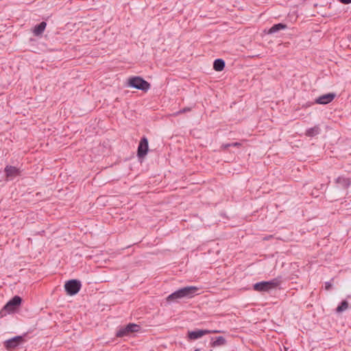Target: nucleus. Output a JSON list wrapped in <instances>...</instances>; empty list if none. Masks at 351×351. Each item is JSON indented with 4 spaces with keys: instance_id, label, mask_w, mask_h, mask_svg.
I'll return each instance as SVG.
<instances>
[{
    "instance_id": "1",
    "label": "nucleus",
    "mask_w": 351,
    "mask_h": 351,
    "mask_svg": "<svg viewBox=\"0 0 351 351\" xmlns=\"http://www.w3.org/2000/svg\"><path fill=\"white\" fill-rule=\"evenodd\" d=\"M198 290L199 289L195 286L185 287L170 294L167 300L172 302L182 298H191L197 294Z\"/></svg>"
},
{
    "instance_id": "2",
    "label": "nucleus",
    "mask_w": 351,
    "mask_h": 351,
    "mask_svg": "<svg viewBox=\"0 0 351 351\" xmlns=\"http://www.w3.org/2000/svg\"><path fill=\"white\" fill-rule=\"evenodd\" d=\"M282 282V277L278 276L269 281H261L253 285L254 290L258 292H269L276 289Z\"/></svg>"
},
{
    "instance_id": "3",
    "label": "nucleus",
    "mask_w": 351,
    "mask_h": 351,
    "mask_svg": "<svg viewBox=\"0 0 351 351\" xmlns=\"http://www.w3.org/2000/svg\"><path fill=\"white\" fill-rule=\"evenodd\" d=\"M126 86L128 87L136 88L142 90L145 93L147 92L150 88L151 84L142 77L140 76H131L127 80Z\"/></svg>"
},
{
    "instance_id": "4",
    "label": "nucleus",
    "mask_w": 351,
    "mask_h": 351,
    "mask_svg": "<svg viewBox=\"0 0 351 351\" xmlns=\"http://www.w3.org/2000/svg\"><path fill=\"white\" fill-rule=\"evenodd\" d=\"M64 287L68 295H74L80 291L82 284L79 280L72 279L66 281Z\"/></svg>"
},
{
    "instance_id": "5",
    "label": "nucleus",
    "mask_w": 351,
    "mask_h": 351,
    "mask_svg": "<svg viewBox=\"0 0 351 351\" xmlns=\"http://www.w3.org/2000/svg\"><path fill=\"white\" fill-rule=\"evenodd\" d=\"M22 302V298L19 295L14 296L10 300H9L6 304L3 307L0 313L1 316L5 315L4 311L10 313L14 311L18 308Z\"/></svg>"
},
{
    "instance_id": "6",
    "label": "nucleus",
    "mask_w": 351,
    "mask_h": 351,
    "mask_svg": "<svg viewBox=\"0 0 351 351\" xmlns=\"http://www.w3.org/2000/svg\"><path fill=\"white\" fill-rule=\"evenodd\" d=\"M141 326L138 324L130 323L125 327L121 328L117 332L116 336L118 337H123L125 336H128L130 334L138 332L140 330Z\"/></svg>"
},
{
    "instance_id": "7",
    "label": "nucleus",
    "mask_w": 351,
    "mask_h": 351,
    "mask_svg": "<svg viewBox=\"0 0 351 351\" xmlns=\"http://www.w3.org/2000/svg\"><path fill=\"white\" fill-rule=\"evenodd\" d=\"M149 150L148 139L145 136H143L139 142L137 149V156L138 158H143L147 154Z\"/></svg>"
},
{
    "instance_id": "8",
    "label": "nucleus",
    "mask_w": 351,
    "mask_h": 351,
    "mask_svg": "<svg viewBox=\"0 0 351 351\" xmlns=\"http://www.w3.org/2000/svg\"><path fill=\"white\" fill-rule=\"evenodd\" d=\"M24 338L23 336H16L5 341L4 346L7 350H12L23 343Z\"/></svg>"
},
{
    "instance_id": "9",
    "label": "nucleus",
    "mask_w": 351,
    "mask_h": 351,
    "mask_svg": "<svg viewBox=\"0 0 351 351\" xmlns=\"http://www.w3.org/2000/svg\"><path fill=\"white\" fill-rule=\"evenodd\" d=\"M211 333L210 330H200L197 329L195 330H189L187 332V338L189 340H196L205 335Z\"/></svg>"
},
{
    "instance_id": "10",
    "label": "nucleus",
    "mask_w": 351,
    "mask_h": 351,
    "mask_svg": "<svg viewBox=\"0 0 351 351\" xmlns=\"http://www.w3.org/2000/svg\"><path fill=\"white\" fill-rule=\"evenodd\" d=\"M336 97V94L334 93H329L317 97L315 103L318 104L326 105L330 103Z\"/></svg>"
},
{
    "instance_id": "11",
    "label": "nucleus",
    "mask_w": 351,
    "mask_h": 351,
    "mask_svg": "<svg viewBox=\"0 0 351 351\" xmlns=\"http://www.w3.org/2000/svg\"><path fill=\"white\" fill-rule=\"evenodd\" d=\"M5 173L7 178H13L19 175L20 171L16 167L7 165L5 168Z\"/></svg>"
},
{
    "instance_id": "12",
    "label": "nucleus",
    "mask_w": 351,
    "mask_h": 351,
    "mask_svg": "<svg viewBox=\"0 0 351 351\" xmlns=\"http://www.w3.org/2000/svg\"><path fill=\"white\" fill-rule=\"evenodd\" d=\"M47 26V23L45 21H42L39 24L35 25V27L33 29V34L36 36H40L45 31Z\"/></svg>"
},
{
    "instance_id": "13",
    "label": "nucleus",
    "mask_w": 351,
    "mask_h": 351,
    "mask_svg": "<svg viewBox=\"0 0 351 351\" xmlns=\"http://www.w3.org/2000/svg\"><path fill=\"white\" fill-rule=\"evenodd\" d=\"M336 183L339 184L340 186L343 189H346L350 186L351 180L350 178L343 176H339L336 179Z\"/></svg>"
},
{
    "instance_id": "14",
    "label": "nucleus",
    "mask_w": 351,
    "mask_h": 351,
    "mask_svg": "<svg viewBox=\"0 0 351 351\" xmlns=\"http://www.w3.org/2000/svg\"><path fill=\"white\" fill-rule=\"evenodd\" d=\"M321 132V129L318 125L306 130L305 135L308 137H314Z\"/></svg>"
},
{
    "instance_id": "15",
    "label": "nucleus",
    "mask_w": 351,
    "mask_h": 351,
    "mask_svg": "<svg viewBox=\"0 0 351 351\" xmlns=\"http://www.w3.org/2000/svg\"><path fill=\"white\" fill-rule=\"evenodd\" d=\"M287 26L286 24L280 23L274 24L267 32L269 34H273L278 32L280 30L287 29Z\"/></svg>"
},
{
    "instance_id": "16",
    "label": "nucleus",
    "mask_w": 351,
    "mask_h": 351,
    "mask_svg": "<svg viewBox=\"0 0 351 351\" xmlns=\"http://www.w3.org/2000/svg\"><path fill=\"white\" fill-rule=\"evenodd\" d=\"M211 346L212 347H217L224 346L226 343V339L222 336H219L214 338H212Z\"/></svg>"
},
{
    "instance_id": "17",
    "label": "nucleus",
    "mask_w": 351,
    "mask_h": 351,
    "mask_svg": "<svg viewBox=\"0 0 351 351\" xmlns=\"http://www.w3.org/2000/svg\"><path fill=\"white\" fill-rule=\"evenodd\" d=\"M225 67V61L221 58L216 59L213 62V69L216 71H221Z\"/></svg>"
},
{
    "instance_id": "18",
    "label": "nucleus",
    "mask_w": 351,
    "mask_h": 351,
    "mask_svg": "<svg viewBox=\"0 0 351 351\" xmlns=\"http://www.w3.org/2000/svg\"><path fill=\"white\" fill-rule=\"evenodd\" d=\"M348 302L346 300H343L340 304L337 307L336 311L337 313H341L346 311L348 308Z\"/></svg>"
},
{
    "instance_id": "19",
    "label": "nucleus",
    "mask_w": 351,
    "mask_h": 351,
    "mask_svg": "<svg viewBox=\"0 0 351 351\" xmlns=\"http://www.w3.org/2000/svg\"><path fill=\"white\" fill-rule=\"evenodd\" d=\"M241 145V143H238V142H235V143H227V144H224L222 145V147L224 148V149H228V147H239Z\"/></svg>"
},
{
    "instance_id": "20",
    "label": "nucleus",
    "mask_w": 351,
    "mask_h": 351,
    "mask_svg": "<svg viewBox=\"0 0 351 351\" xmlns=\"http://www.w3.org/2000/svg\"><path fill=\"white\" fill-rule=\"evenodd\" d=\"M191 110V108H188V107H186V108H184L182 109H181L180 110H179L178 112H177L176 113V114H182V113H185L186 112H189Z\"/></svg>"
},
{
    "instance_id": "21",
    "label": "nucleus",
    "mask_w": 351,
    "mask_h": 351,
    "mask_svg": "<svg viewBox=\"0 0 351 351\" xmlns=\"http://www.w3.org/2000/svg\"><path fill=\"white\" fill-rule=\"evenodd\" d=\"M332 286V285L331 282H325V289L326 290H328V291L330 290L331 289Z\"/></svg>"
},
{
    "instance_id": "22",
    "label": "nucleus",
    "mask_w": 351,
    "mask_h": 351,
    "mask_svg": "<svg viewBox=\"0 0 351 351\" xmlns=\"http://www.w3.org/2000/svg\"><path fill=\"white\" fill-rule=\"evenodd\" d=\"M339 1L343 4H350L351 3V0H339Z\"/></svg>"
},
{
    "instance_id": "23",
    "label": "nucleus",
    "mask_w": 351,
    "mask_h": 351,
    "mask_svg": "<svg viewBox=\"0 0 351 351\" xmlns=\"http://www.w3.org/2000/svg\"><path fill=\"white\" fill-rule=\"evenodd\" d=\"M194 351H200L199 349H195Z\"/></svg>"
},
{
    "instance_id": "24",
    "label": "nucleus",
    "mask_w": 351,
    "mask_h": 351,
    "mask_svg": "<svg viewBox=\"0 0 351 351\" xmlns=\"http://www.w3.org/2000/svg\"><path fill=\"white\" fill-rule=\"evenodd\" d=\"M285 351H288V350H287V348H285Z\"/></svg>"
}]
</instances>
